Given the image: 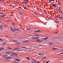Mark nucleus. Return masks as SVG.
Masks as SVG:
<instances>
[{
  "label": "nucleus",
  "mask_w": 63,
  "mask_h": 63,
  "mask_svg": "<svg viewBox=\"0 0 63 63\" xmlns=\"http://www.w3.org/2000/svg\"><path fill=\"white\" fill-rule=\"evenodd\" d=\"M10 28L11 29V31H12V32H15V31L16 30V28L15 27L13 28V29H12V28L11 27H10Z\"/></svg>",
  "instance_id": "1"
},
{
  "label": "nucleus",
  "mask_w": 63,
  "mask_h": 63,
  "mask_svg": "<svg viewBox=\"0 0 63 63\" xmlns=\"http://www.w3.org/2000/svg\"><path fill=\"white\" fill-rule=\"evenodd\" d=\"M8 55H2V57L3 58H5V57H6L8 56Z\"/></svg>",
  "instance_id": "2"
},
{
  "label": "nucleus",
  "mask_w": 63,
  "mask_h": 63,
  "mask_svg": "<svg viewBox=\"0 0 63 63\" xmlns=\"http://www.w3.org/2000/svg\"><path fill=\"white\" fill-rule=\"evenodd\" d=\"M32 61H32V63H36V61L35 60H34L33 59H32L31 60Z\"/></svg>",
  "instance_id": "3"
},
{
  "label": "nucleus",
  "mask_w": 63,
  "mask_h": 63,
  "mask_svg": "<svg viewBox=\"0 0 63 63\" xmlns=\"http://www.w3.org/2000/svg\"><path fill=\"white\" fill-rule=\"evenodd\" d=\"M40 40H41V39H37L36 40V41L37 42H40V43H41V42H42V41H40Z\"/></svg>",
  "instance_id": "4"
},
{
  "label": "nucleus",
  "mask_w": 63,
  "mask_h": 63,
  "mask_svg": "<svg viewBox=\"0 0 63 63\" xmlns=\"http://www.w3.org/2000/svg\"><path fill=\"white\" fill-rule=\"evenodd\" d=\"M53 44V43L52 42H50L49 43V45L50 46H51Z\"/></svg>",
  "instance_id": "5"
},
{
  "label": "nucleus",
  "mask_w": 63,
  "mask_h": 63,
  "mask_svg": "<svg viewBox=\"0 0 63 63\" xmlns=\"http://www.w3.org/2000/svg\"><path fill=\"white\" fill-rule=\"evenodd\" d=\"M3 25L2 24L1 25L0 27L1 28V29H3Z\"/></svg>",
  "instance_id": "6"
},
{
  "label": "nucleus",
  "mask_w": 63,
  "mask_h": 63,
  "mask_svg": "<svg viewBox=\"0 0 63 63\" xmlns=\"http://www.w3.org/2000/svg\"><path fill=\"white\" fill-rule=\"evenodd\" d=\"M18 14H20V15H21V16H22V14H23V13H21L20 12H18Z\"/></svg>",
  "instance_id": "7"
},
{
  "label": "nucleus",
  "mask_w": 63,
  "mask_h": 63,
  "mask_svg": "<svg viewBox=\"0 0 63 63\" xmlns=\"http://www.w3.org/2000/svg\"><path fill=\"white\" fill-rule=\"evenodd\" d=\"M52 6L53 7H56V4H52Z\"/></svg>",
  "instance_id": "8"
},
{
  "label": "nucleus",
  "mask_w": 63,
  "mask_h": 63,
  "mask_svg": "<svg viewBox=\"0 0 63 63\" xmlns=\"http://www.w3.org/2000/svg\"><path fill=\"white\" fill-rule=\"evenodd\" d=\"M38 55L40 56H43V55H44V54H38Z\"/></svg>",
  "instance_id": "9"
},
{
  "label": "nucleus",
  "mask_w": 63,
  "mask_h": 63,
  "mask_svg": "<svg viewBox=\"0 0 63 63\" xmlns=\"http://www.w3.org/2000/svg\"><path fill=\"white\" fill-rule=\"evenodd\" d=\"M7 49H12V48H10V47H7Z\"/></svg>",
  "instance_id": "10"
},
{
  "label": "nucleus",
  "mask_w": 63,
  "mask_h": 63,
  "mask_svg": "<svg viewBox=\"0 0 63 63\" xmlns=\"http://www.w3.org/2000/svg\"><path fill=\"white\" fill-rule=\"evenodd\" d=\"M31 39H34L35 40V39H37V38H36V37H32L31 38Z\"/></svg>",
  "instance_id": "11"
},
{
  "label": "nucleus",
  "mask_w": 63,
  "mask_h": 63,
  "mask_svg": "<svg viewBox=\"0 0 63 63\" xmlns=\"http://www.w3.org/2000/svg\"><path fill=\"white\" fill-rule=\"evenodd\" d=\"M12 54H14V55H16V56H17V54H16L12 53Z\"/></svg>",
  "instance_id": "12"
},
{
  "label": "nucleus",
  "mask_w": 63,
  "mask_h": 63,
  "mask_svg": "<svg viewBox=\"0 0 63 63\" xmlns=\"http://www.w3.org/2000/svg\"><path fill=\"white\" fill-rule=\"evenodd\" d=\"M44 40H47V39H48V37H47L45 38H44Z\"/></svg>",
  "instance_id": "13"
},
{
  "label": "nucleus",
  "mask_w": 63,
  "mask_h": 63,
  "mask_svg": "<svg viewBox=\"0 0 63 63\" xmlns=\"http://www.w3.org/2000/svg\"><path fill=\"white\" fill-rule=\"evenodd\" d=\"M4 49V48H0V50H3Z\"/></svg>",
  "instance_id": "14"
},
{
  "label": "nucleus",
  "mask_w": 63,
  "mask_h": 63,
  "mask_svg": "<svg viewBox=\"0 0 63 63\" xmlns=\"http://www.w3.org/2000/svg\"><path fill=\"white\" fill-rule=\"evenodd\" d=\"M16 45H17V46H19V43H16Z\"/></svg>",
  "instance_id": "15"
},
{
  "label": "nucleus",
  "mask_w": 63,
  "mask_h": 63,
  "mask_svg": "<svg viewBox=\"0 0 63 63\" xmlns=\"http://www.w3.org/2000/svg\"><path fill=\"white\" fill-rule=\"evenodd\" d=\"M16 31H17L18 32H19L20 31L19 29H16Z\"/></svg>",
  "instance_id": "16"
},
{
  "label": "nucleus",
  "mask_w": 63,
  "mask_h": 63,
  "mask_svg": "<svg viewBox=\"0 0 63 63\" xmlns=\"http://www.w3.org/2000/svg\"><path fill=\"white\" fill-rule=\"evenodd\" d=\"M35 36H38V37H39L40 36L38 35H37L36 34H34Z\"/></svg>",
  "instance_id": "17"
},
{
  "label": "nucleus",
  "mask_w": 63,
  "mask_h": 63,
  "mask_svg": "<svg viewBox=\"0 0 63 63\" xmlns=\"http://www.w3.org/2000/svg\"><path fill=\"white\" fill-rule=\"evenodd\" d=\"M58 38H57L56 37H54V39H58Z\"/></svg>",
  "instance_id": "18"
},
{
  "label": "nucleus",
  "mask_w": 63,
  "mask_h": 63,
  "mask_svg": "<svg viewBox=\"0 0 63 63\" xmlns=\"http://www.w3.org/2000/svg\"><path fill=\"white\" fill-rule=\"evenodd\" d=\"M34 32H39V30L38 31H35Z\"/></svg>",
  "instance_id": "19"
},
{
  "label": "nucleus",
  "mask_w": 63,
  "mask_h": 63,
  "mask_svg": "<svg viewBox=\"0 0 63 63\" xmlns=\"http://www.w3.org/2000/svg\"><path fill=\"white\" fill-rule=\"evenodd\" d=\"M15 60H16V61H20L19 60H18L17 59H16Z\"/></svg>",
  "instance_id": "20"
},
{
  "label": "nucleus",
  "mask_w": 63,
  "mask_h": 63,
  "mask_svg": "<svg viewBox=\"0 0 63 63\" xmlns=\"http://www.w3.org/2000/svg\"><path fill=\"white\" fill-rule=\"evenodd\" d=\"M26 41V42H27L28 43H29V42H30V41H29L27 40Z\"/></svg>",
  "instance_id": "21"
},
{
  "label": "nucleus",
  "mask_w": 63,
  "mask_h": 63,
  "mask_svg": "<svg viewBox=\"0 0 63 63\" xmlns=\"http://www.w3.org/2000/svg\"><path fill=\"white\" fill-rule=\"evenodd\" d=\"M10 55V56H13V57H14V56H15L13 55Z\"/></svg>",
  "instance_id": "22"
},
{
  "label": "nucleus",
  "mask_w": 63,
  "mask_h": 63,
  "mask_svg": "<svg viewBox=\"0 0 63 63\" xmlns=\"http://www.w3.org/2000/svg\"><path fill=\"white\" fill-rule=\"evenodd\" d=\"M10 57H7L6 58V59H10Z\"/></svg>",
  "instance_id": "23"
},
{
  "label": "nucleus",
  "mask_w": 63,
  "mask_h": 63,
  "mask_svg": "<svg viewBox=\"0 0 63 63\" xmlns=\"http://www.w3.org/2000/svg\"><path fill=\"white\" fill-rule=\"evenodd\" d=\"M59 18H62V19H63V17H59Z\"/></svg>",
  "instance_id": "24"
},
{
  "label": "nucleus",
  "mask_w": 63,
  "mask_h": 63,
  "mask_svg": "<svg viewBox=\"0 0 63 63\" xmlns=\"http://www.w3.org/2000/svg\"><path fill=\"white\" fill-rule=\"evenodd\" d=\"M30 29H31V28H28L26 29V30H30Z\"/></svg>",
  "instance_id": "25"
},
{
  "label": "nucleus",
  "mask_w": 63,
  "mask_h": 63,
  "mask_svg": "<svg viewBox=\"0 0 63 63\" xmlns=\"http://www.w3.org/2000/svg\"><path fill=\"white\" fill-rule=\"evenodd\" d=\"M1 1H2V3H4L5 1L4 0H1Z\"/></svg>",
  "instance_id": "26"
},
{
  "label": "nucleus",
  "mask_w": 63,
  "mask_h": 63,
  "mask_svg": "<svg viewBox=\"0 0 63 63\" xmlns=\"http://www.w3.org/2000/svg\"><path fill=\"white\" fill-rule=\"evenodd\" d=\"M49 62V61L46 62L45 63H48V62Z\"/></svg>",
  "instance_id": "27"
},
{
  "label": "nucleus",
  "mask_w": 63,
  "mask_h": 63,
  "mask_svg": "<svg viewBox=\"0 0 63 63\" xmlns=\"http://www.w3.org/2000/svg\"><path fill=\"white\" fill-rule=\"evenodd\" d=\"M0 15H3V14L1 12H0Z\"/></svg>",
  "instance_id": "28"
},
{
  "label": "nucleus",
  "mask_w": 63,
  "mask_h": 63,
  "mask_svg": "<svg viewBox=\"0 0 63 63\" xmlns=\"http://www.w3.org/2000/svg\"><path fill=\"white\" fill-rule=\"evenodd\" d=\"M46 58V57H43L42 58H41L42 59H43V58Z\"/></svg>",
  "instance_id": "29"
},
{
  "label": "nucleus",
  "mask_w": 63,
  "mask_h": 63,
  "mask_svg": "<svg viewBox=\"0 0 63 63\" xmlns=\"http://www.w3.org/2000/svg\"><path fill=\"white\" fill-rule=\"evenodd\" d=\"M53 49H57L55 48H53Z\"/></svg>",
  "instance_id": "30"
},
{
  "label": "nucleus",
  "mask_w": 63,
  "mask_h": 63,
  "mask_svg": "<svg viewBox=\"0 0 63 63\" xmlns=\"http://www.w3.org/2000/svg\"><path fill=\"white\" fill-rule=\"evenodd\" d=\"M11 20H8L6 21H7V22H9V21H10Z\"/></svg>",
  "instance_id": "31"
},
{
  "label": "nucleus",
  "mask_w": 63,
  "mask_h": 63,
  "mask_svg": "<svg viewBox=\"0 0 63 63\" xmlns=\"http://www.w3.org/2000/svg\"><path fill=\"white\" fill-rule=\"evenodd\" d=\"M0 40L1 41H3V40L1 38H0Z\"/></svg>",
  "instance_id": "32"
},
{
  "label": "nucleus",
  "mask_w": 63,
  "mask_h": 63,
  "mask_svg": "<svg viewBox=\"0 0 63 63\" xmlns=\"http://www.w3.org/2000/svg\"><path fill=\"white\" fill-rule=\"evenodd\" d=\"M27 58V59H28V60H30V59H29V58H28V57H27L26 58Z\"/></svg>",
  "instance_id": "33"
},
{
  "label": "nucleus",
  "mask_w": 63,
  "mask_h": 63,
  "mask_svg": "<svg viewBox=\"0 0 63 63\" xmlns=\"http://www.w3.org/2000/svg\"><path fill=\"white\" fill-rule=\"evenodd\" d=\"M10 53H11V52L6 53H5L7 54H9Z\"/></svg>",
  "instance_id": "34"
},
{
  "label": "nucleus",
  "mask_w": 63,
  "mask_h": 63,
  "mask_svg": "<svg viewBox=\"0 0 63 63\" xmlns=\"http://www.w3.org/2000/svg\"><path fill=\"white\" fill-rule=\"evenodd\" d=\"M6 16V15H4L3 16V17H4V16Z\"/></svg>",
  "instance_id": "35"
},
{
  "label": "nucleus",
  "mask_w": 63,
  "mask_h": 63,
  "mask_svg": "<svg viewBox=\"0 0 63 63\" xmlns=\"http://www.w3.org/2000/svg\"><path fill=\"white\" fill-rule=\"evenodd\" d=\"M0 17H3V16L0 15Z\"/></svg>",
  "instance_id": "36"
},
{
  "label": "nucleus",
  "mask_w": 63,
  "mask_h": 63,
  "mask_svg": "<svg viewBox=\"0 0 63 63\" xmlns=\"http://www.w3.org/2000/svg\"><path fill=\"white\" fill-rule=\"evenodd\" d=\"M13 25L14 26H15V24L14 23H13Z\"/></svg>",
  "instance_id": "37"
},
{
  "label": "nucleus",
  "mask_w": 63,
  "mask_h": 63,
  "mask_svg": "<svg viewBox=\"0 0 63 63\" xmlns=\"http://www.w3.org/2000/svg\"><path fill=\"white\" fill-rule=\"evenodd\" d=\"M25 5H27V3L25 2Z\"/></svg>",
  "instance_id": "38"
},
{
  "label": "nucleus",
  "mask_w": 63,
  "mask_h": 63,
  "mask_svg": "<svg viewBox=\"0 0 63 63\" xmlns=\"http://www.w3.org/2000/svg\"><path fill=\"white\" fill-rule=\"evenodd\" d=\"M63 54V53H60V54H58V55H59V54Z\"/></svg>",
  "instance_id": "39"
},
{
  "label": "nucleus",
  "mask_w": 63,
  "mask_h": 63,
  "mask_svg": "<svg viewBox=\"0 0 63 63\" xmlns=\"http://www.w3.org/2000/svg\"><path fill=\"white\" fill-rule=\"evenodd\" d=\"M38 32H42L40 31V30H38Z\"/></svg>",
  "instance_id": "40"
},
{
  "label": "nucleus",
  "mask_w": 63,
  "mask_h": 63,
  "mask_svg": "<svg viewBox=\"0 0 63 63\" xmlns=\"http://www.w3.org/2000/svg\"><path fill=\"white\" fill-rule=\"evenodd\" d=\"M17 48H16L15 49H14V50H17Z\"/></svg>",
  "instance_id": "41"
},
{
  "label": "nucleus",
  "mask_w": 63,
  "mask_h": 63,
  "mask_svg": "<svg viewBox=\"0 0 63 63\" xmlns=\"http://www.w3.org/2000/svg\"><path fill=\"white\" fill-rule=\"evenodd\" d=\"M24 9H26V7H25L24 8Z\"/></svg>",
  "instance_id": "42"
},
{
  "label": "nucleus",
  "mask_w": 63,
  "mask_h": 63,
  "mask_svg": "<svg viewBox=\"0 0 63 63\" xmlns=\"http://www.w3.org/2000/svg\"><path fill=\"white\" fill-rule=\"evenodd\" d=\"M15 42H17V41H15Z\"/></svg>",
  "instance_id": "43"
},
{
  "label": "nucleus",
  "mask_w": 63,
  "mask_h": 63,
  "mask_svg": "<svg viewBox=\"0 0 63 63\" xmlns=\"http://www.w3.org/2000/svg\"><path fill=\"white\" fill-rule=\"evenodd\" d=\"M49 1H52V0H49Z\"/></svg>",
  "instance_id": "44"
},
{
  "label": "nucleus",
  "mask_w": 63,
  "mask_h": 63,
  "mask_svg": "<svg viewBox=\"0 0 63 63\" xmlns=\"http://www.w3.org/2000/svg\"><path fill=\"white\" fill-rule=\"evenodd\" d=\"M60 13H62V11H60Z\"/></svg>",
  "instance_id": "45"
},
{
  "label": "nucleus",
  "mask_w": 63,
  "mask_h": 63,
  "mask_svg": "<svg viewBox=\"0 0 63 63\" xmlns=\"http://www.w3.org/2000/svg\"><path fill=\"white\" fill-rule=\"evenodd\" d=\"M40 63V62H37V63Z\"/></svg>",
  "instance_id": "46"
},
{
  "label": "nucleus",
  "mask_w": 63,
  "mask_h": 63,
  "mask_svg": "<svg viewBox=\"0 0 63 63\" xmlns=\"http://www.w3.org/2000/svg\"><path fill=\"white\" fill-rule=\"evenodd\" d=\"M17 52H18L19 51V50H17Z\"/></svg>",
  "instance_id": "47"
},
{
  "label": "nucleus",
  "mask_w": 63,
  "mask_h": 63,
  "mask_svg": "<svg viewBox=\"0 0 63 63\" xmlns=\"http://www.w3.org/2000/svg\"><path fill=\"white\" fill-rule=\"evenodd\" d=\"M14 62H16V61L15 60H14Z\"/></svg>",
  "instance_id": "48"
},
{
  "label": "nucleus",
  "mask_w": 63,
  "mask_h": 63,
  "mask_svg": "<svg viewBox=\"0 0 63 63\" xmlns=\"http://www.w3.org/2000/svg\"><path fill=\"white\" fill-rule=\"evenodd\" d=\"M33 13H34V14H36V13L35 12H34Z\"/></svg>",
  "instance_id": "49"
},
{
  "label": "nucleus",
  "mask_w": 63,
  "mask_h": 63,
  "mask_svg": "<svg viewBox=\"0 0 63 63\" xmlns=\"http://www.w3.org/2000/svg\"><path fill=\"white\" fill-rule=\"evenodd\" d=\"M19 50V51H21V50Z\"/></svg>",
  "instance_id": "50"
},
{
  "label": "nucleus",
  "mask_w": 63,
  "mask_h": 63,
  "mask_svg": "<svg viewBox=\"0 0 63 63\" xmlns=\"http://www.w3.org/2000/svg\"><path fill=\"white\" fill-rule=\"evenodd\" d=\"M23 3H24V4H25V2H23Z\"/></svg>",
  "instance_id": "51"
},
{
  "label": "nucleus",
  "mask_w": 63,
  "mask_h": 63,
  "mask_svg": "<svg viewBox=\"0 0 63 63\" xmlns=\"http://www.w3.org/2000/svg\"><path fill=\"white\" fill-rule=\"evenodd\" d=\"M42 15H45V14H42Z\"/></svg>",
  "instance_id": "52"
},
{
  "label": "nucleus",
  "mask_w": 63,
  "mask_h": 63,
  "mask_svg": "<svg viewBox=\"0 0 63 63\" xmlns=\"http://www.w3.org/2000/svg\"><path fill=\"white\" fill-rule=\"evenodd\" d=\"M36 38L37 39V38L39 39V37H36Z\"/></svg>",
  "instance_id": "53"
},
{
  "label": "nucleus",
  "mask_w": 63,
  "mask_h": 63,
  "mask_svg": "<svg viewBox=\"0 0 63 63\" xmlns=\"http://www.w3.org/2000/svg\"><path fill=\"white\" fill-rule=\"evenodd\" d=\"M24 43H26V41H24Z\"/></svg>",
  "instance_id": "54"
},
{
  "label": "nucleus",
  "mask_w": 63,
  "mask_h": 63,
  "mask_svg": "<svg viewBox=\"0 0 63 63\" xmlns=\"http://www.w3.org/2000/svg\"><path fill=\"white\" fill-rule=\"evenodd\" d=\"M58 4H60V2H59Z\"/></svg>",
  "instance_id": "55"
},
{
  "label": "nucleus",
  "mask_w": 63,
  "mask_h": 63,
  "mask_svg": "<svg viewBox=\"0 0 63 63\" xmlns=\"http://www.w3.org/2000/svg\"><path fill=\"white\" fill-rule=\"evenodd\" d=\"M23 50V51H26L25 50Z\"/></svg>",
  "instance_id": "56"
},
{
  "label": "nucleus",
  "mask_w": 63,
  "mask_h": 63,
  "mask_svg": "<svg viewBox=\"0 0 63 63\" xmlns=\"http://www.w3.org/2000/svg\"><path fill=\"white\" fill-rule=\"evenodd\" d=\"M22 47L23 48H25V47Z\"/></svg>",
  "instance_id": "57"
},
{
  "label": "nucleus",
  "mask_w": 63,
  "mask_h": 63,
  "mask_svg": "<svg viewBox=\"0 0 63 63\" xmlns=\"http://www.w3.org/2000/svg\"><path fill=\"white\" fill-rule=\"evenodd\" d=\"M19 8H21V7H19Z\"/></svg>",
  "instance_id": "58"
},
{
  "label": "nucleus",
  "mask_w": 63,
  "mask_h": 63,
  "mask_svg": "<svg viewBox=\"0 0 63 63\" xmlns=\"http://www.w3.org/2000/svg\"><path fill=\"white\" fill-rule=\"evenodd\" d=\"M25 48L26 49H27V48L26 47V48H25Z\"/></svg>",
  "instance_id": "59"
},
{
  "label": "nucleus",
  "mask_w": 63,
  "mask_h": 63,
  "mask_svg": "<svg viewBox=\"0 0 63 63\" xmlns=\"http://www.w3.org/2000/svg\"><path fill=\"white\" fill-rule=\"evenodd\" d=\"M12 41H13L14 42H15V41H14V40H13Z\"/></svg>",
  "instance_id": "60"
},
{
  "label": "nucleus",
  "mask_w": 63,
  "mask_h": 63,
  "mask_svg": "<svg viewBox=\"0 0 63 63\" xmlns=\"http://www.w3.org/2000/svg\"><path fill=\"white\" fill-rule=\"evenodd\" d=\"M23 43H25L24 42V41H23L22 42Z\"/></svg>",
  "instance_id": "61"
},
{
  "label": "nucleus",
  "mask_w": 63,
  "mask_h": 63,
  "mask_svg": "<svg viewBox=\"0 0 63 63\" xmlns=\"http://www.w3.org/2000/svg\"><path fill=\"white\" fill-rule=\"evenodd\" d=\"M17 48V49H18L19 48Z\"/></svg>",
  "instance_id": "62"
},
{
  "label": "nucleus",
  "mask_w": 63,
  "mask_h": 63,
  "mask_svg": "<svg viewBox=\"0 0 63 63\" xmlns=\"http://www.w3.org/2000/svg\"><path fill=\"white\" fill-rule=\"evenodd\" d=\"M55 22H57V21H55Z\"/></svg>",
  "instance_id": "63"
},
{
  "label": "nucleus",
  "mask_w": 63,
  "mask_h": 63,
  "mask_svg": "<svg viewBox=\"0 0 63 63\" xmlns=\"http://www.w3.org/2000/svg\"><path fill=\"white\" fill-rule=\"evenodd\" d=\"M61 50H63V49H62Z\"/></svg>",
  "instance_id": "64"
}]
</instances>
